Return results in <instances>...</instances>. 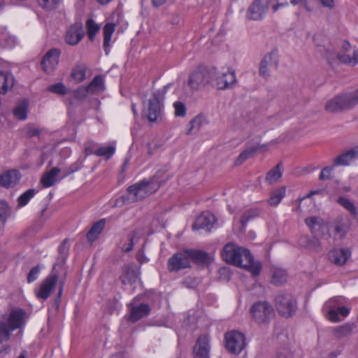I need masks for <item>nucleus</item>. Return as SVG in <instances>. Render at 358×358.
<instances>
[{"mask_svg":"<svg viewBox=\"0 0 358 358\" xmlns=\"http://www.w3.org/2000/svg\"><path fill=\"white\" fill-rule=\"evenodd\" d=\"M214 258L208 252L199 250L185 249L175 253L169 259V266L172 268H188L192 262L198 266L208 267Z\"/></svg>","mask_w":358,"mask_h":358,"instance_id":"nucleus-1","label":"nucleus"},{"mask_svg":"<svg viewBox=\"0 0 358 358\" xmlns=\"http://www.w3.org/2000/svg\"><path fill=\"white\" fill-rule=\"evenodd\" d=\"M165 172L158 171L149 179H143L127 188L128 199L133 202L142 200L156 192L167 178H164Z\"/></svg>","mask_w":358,"mask_h":358,"instance_id":"nucleus-2","label":"nucleus"},{"mask_svg":"<svg viewBox=\"0 0 358 358\" xmlns=\"http://www.w3.org/2000/svg\"><path fill=\"white\" fill-rule=\"evenodd\" d=\"M275 306L278 313L284 317H292L297 310L296 298L290 293L281 291L275 296Z\"/></svg>","mask_w":358,"mask_h":358,"instance_id":"nucleus-3","label":"nucleus"},{"mask_svg":"<svg viewBox=\"0 0 358 358\" xmlns=\"http://www.w3.org/2000/svg\"><path fill=\"white\" fill-rule=\"evenodd\" d=\"M167 87L168 86H165L162 90L154 91L151 98L149 99L145 111L146 116L151 122L157 121L162 116L164 106L163 102Z\"/></svg>","mask_w":358,"mask_h":358,"instance_id":"nucleus-4","label":"nucleus"},{"mask_svg":"<svg viewBox=\"0 0 358 358\" xmlns=\"http://www.w3.org/2000/svg\"><path fill=\"white\" fill-rule=\"evenodd\" d=\"M216 75V69L199 67L189 75L188 85L193 90H199L206 85L213 83V77Z\"/></svg>","mask_w":358,"mask_h":358,"instance_id":"nucleus-5","label":"nucleus"},{"mask_svg":"<svg viewBox=\"0 0 358 358\" xmlns=\"http://www.w3.org/2000/svg\"><path fill=\"white\" fill-rule=\"evenodd\" d=\"M241 255L248 258L250 250L232 242L227 243L222 251V257L224 261L234 266H240L241 261L238 258Z\"/></svg>","mask_w":358,"mask_h":358,"instance_id":"nucleus-6","label":"nucleus"},{"mask_svg":"<svg viewBox=\"0 0 358 358\" xmlns=\"http://www.w3.org/2000/svg\"><path fill=\"white\" fill-rule=\"evenodd\" d=\"M250 313L257 323L266 324L273 316L274 310L268 301H264L255 303L250 308Z\"/></svg>","mask_w":358,"mask_h":358,"instance_id":"nucleus-7","label":"nucleus"},{"mask_svg":"<svg viewBox=\"0 0 358 358\" xmlns=\"http://www.w3.org/2000/svg\"><path fill=\"white\" fill-rule=\"evenodd\" d=\"M226 348L234 355H238L245 348V336L243 334L233 331L225 334Z\"/></svg>","mask_w":358,"mask_h":358,"instance_id":"nucleus-8","label":"nucleus"},{"mask_svg":"<svg viewBox=\"0 0 358 358\" xmlns=\"http://www.w3.org/2000/svg\"><path fill=\"white\" fill-rule=\"evenodd\" d=\"M236 81L235 71L232 69L226 72H219L216 69V75L213 77V83L219 90L232 88Z\"/></svg>","mask_w":358,"mask_h":358,"instance_id":"nucleus-9","label":"nucleus"},{"mask_svg":"<svg viewBox=\"0 0 358 358\" xmlns=\"http://www.w3.org/2000/svg\"><path fill=\"white\" fill-rule=\"evenodd\" d=\"M58 280V274L52 272L41 282L38 289L36 291V297L41 300H46L56 287Z\"/></svg>","mask_w":358,"mask_h":358,"instance_id":"nucleus-10","label":"nucleus"},{"mask_svg":"<svg viewBox=\"0 0 358 358\" xmlns=\"http://www.w3.org/2000/svg\"><path fill=\"white\" fill-rule=\"evenodd\" d=\"M271 4L252 0L247 8L245 18L248 20H262L267 13Z\"/></svg>","mask_w":358,"mask_h":358,"instance_id":"nucleus-11","label":"nucleus"},{"mask_svg":"<svg viewBox=\"0 0 358 358\" xmlns=\"http://www.w3.org/2000/svg\"><path fill=\"white\" fill-rule=\"evenodd\" d=\"M327 112L336 113L343 110H351L346 94H342L328 100L324 106Z\"/></svg>","mask_w":358,"mask_h":358,"instance_id":"nucleus-12","label":"nucleus"},{"mask_svg":"<svg viewBox=\"0 0 358 358\" xmlns=\"http://www.w3.org/2000/svg\"><path fill=\"white\" fill-rule=\"evenodd\" d=\"M59 55L60 51L57 48L48 50L41 62L42 69L47 73H52L59 64Z\"/></svg>","mask_w":358,"mask_h":358,"instance_id":"nucleus-13","label":"nucleus"},{"mask_svg":"<svg viewBox=\"0 0 358 358\" xmlns=\"http://www.w3.org/2000/svg\"><path fill=\"white\" fill-rule=\"evenodd\" d=\"M278 66L277 52L272 51L264 56L259 64V73L263 78H268L270 76L269 69H276Z\"/></svg>","mask_w":358,"mask_h":358,"instance_id":"nucleus-14","label":"nucleus"},{"mask_svg":"<svg viewBox=\"0 0 358 358\" xmlns=\"http://www.w3.org/2000/svg\"><path fill=\"white\" fill-rule=\"evenodd\" d=\"M250 120V113L240 109L234 113L230 121V127L233 130H243L248 127Z\"/></svg>","mask_w":358,"mask_h":358,"instance_id":"nucleus-15","label":"nucleus"},{"mask_svg":"<svg viewBox=\"0 0 358 358\" xmlns=\"http://www.w3.org/2000/svg\"><path fill=\"white\" fill-rule=\"evenodd\" d=\"M215 222L216 219L213 213L204 211L196 219L192 225V229H206L207 231H210Z\"/></svg>","mask_w":358,"mask_h":358,"instance_id":"nucleus-16","label":"nucleus"},{"mask_svg":"<svg viewBox=\"0 0 358 358\" xmlns=\"http://www.w3.org/2000/svg\"><path fill=\"white\" fill-rule=\"evenodd\" d=\"M129 307L130 312L128 320L133 323H135L141 318L149 315L151 312L150 306L144 303L136 306L131 303L129 305Z\"/></svg>","mask_w":358,"mask_h":358,"instance_id":"nucleus-17","label":"nucleus"},{"mask_svg":"<svg viewBox=\"0 0 358 358\" xmlns=\"http://www.w3.org/2000/svg\"><path fill=\"white\" fill-rule=\"evenodd\" d=\"M210 339L208 336H200L196 341L194 347V358H209Z\"/></svg>","mask_w":358,"mask_h":358,"instance_id":"nucleus-18","label":"nucleus"},{"mask_svg":"<svg viewBox=\"0 0 358 358\" xmlns=\"http://www.w3.org/2000/svg\"><path fill=\"white\" fill-rule=\"evenodd\" d=\"M84 36L83 24L77 22L71 25L67 30L65 36V41L71 45L78 44Z\"/></svg>","mask_w":358,"mask_h":358,"instance_id":"nucleus-19","label":"nucleus"},{"mask_svg":"<svg viewBox=\"0 0 358 358\" xmlns=\"http://www.w3.org/2000/svg\"><path fill=\"white\" fill-rule=\"evenodd\" d=\"M351 256V251L348 249H333L329 252V258L337 266H343Z\"/></svg>","mask_w":358,"mask_h":358,"instance_id":"nucleus-20","label":"nucleus"},{"mask_svg":"<svg viewBox=\"0 0 358 358\" xmlns=\"http://www.w3.org/2000/svg\"><path fill=\"white\" fill-rule=\"evenodd\" d=\"M358 159V146L342 153L341 155L336 157L334 161V166H348L350 162L354 160Z\"/></svg>","mask_w":358,"mask_h":358,"instance_id":"nucleus-21","label":"nucleus"},{"mask_svg":"<svg viewBox=\"0 0 358 358\" xmlns=\"http://www.w3.org/2000/svg\"><path fill=\"white\" fill-rule=\"evenodd\" d=\"M69 239L65 238L58 248V256L53 264L52 268H59L65 266V262L69 252Z\"/></svg>","mask_w":358,"mask_h":358,"instance_id":"nucleus-22","label":"nucleus"},{"mask_svg":"<svg viewBox=\"0 0 358 358\" xmlns=\"http://www.w3.org/2000/svg\"><path fill=\"white\" fill-rule=\"evenodd\" d=\"M21 176L17 170L8 171L0 176V186L8 188L15 186L20 180Z\"/></svg>","mask_w":358,"mask_h":358,"instance_id":"nucleus-23","label":"nucleus"},{"mask_svg":"<svg viewBox=\"0 0 358 358\" xmlns=\"http://www.w3.org/2000/svg\"><path fill=\"white\" fill-rule=\"evenodd\" d=\"M24 311L22 309L12 310L8 318V326L12 331L20 328L24 323Z\"/></svg>","mask_w":358,"mask_h":358,"instance_id":"nucleus-24","label":"nucleus"},{"mask_svg":"<svg viewBox=\"0 0 358 358\" xmlns=\"http://www.w3.org/2000/svg\"><path fill=\"white\" fill-rule=\"evenodd\" d=\"M87 67L84 63H78L75 65L71 71L70 76L76 83H80L86 79Z\"/></svg>","mask_w":358,"mask_h":358,"instance_id":"nucleus-25","label":"nucleus"},{"mask_svg":"<svg viewBox=\"0 0 358 358\" xmlns=\"http://www.w3.org/2000/svg\"><path fill=\"white\" fill-rule=\"evenodd\" d=\"M59 173L60 169L58 167H54L49 171L45 173L41 179V183L43 187L47 188L55 185L58 181L57 176Z\"/></svg>","mask_w":358,"mask_h":358,"instance_id":"nucleus-26","label":"nucleus"},{"mask_svg":"<svg viewBox=\"0 0 358 358\" xmlns=\"http://www.w3.org/2000/svg\"><path fill=\"white\" fill-rule=\"evenodd\" d=\"M90 94L101 93L105 90L104 78L102 75L96 76L86 86Z\"/></svg>","mask_w":358,"mask_h":358,"instance_id":"nucleus-27","label":"nucleus"},{"mask_svg":"<svg viewBox=\"0 0 358 358\" xmlns=\"http://www.w3.org/2000/svg\"><path fill=\"white\" fill-rule=\"evenodd\" d=\"M105 225V219H101L94 223L87 234V241L90 243H93L95 240H96L103 230Z\"/></svg>","mask_w":358,"mask_h":358,"instance_id":"nucleus-28","label":"nucleus"},{"mask_svg":"<svg viewBox=\"0 0 358 358\" xmlns=\"http://www.w3.org/2000/svg\"><path fill=\"white\" fill-rule=\"evenodd\" d=\"M115 30V24L113 22L106 23L103 29V49L106 55L108 54L110 46V40Z\"/></svg>","mask_w":358,"mask_h":358,"instance_id":"nucleus-29","label":"nucleus"},{"mask_svg":"<svg viewBox=\"0 0 358 358\" xmlns=\"http://www.w3.org/2000/svg\"><path fill=\"white\" fill-rule=\"evenodd\" d=\"M13 84L14 78L10 73L0 71V94H5Z\"/></svg>","mask_w":358,"mask_h":358,"instance_id":"nucleus-30","label":"nucleus"},{"mask_svg":"<svg viewBox=\"0 0 358 358\" xmlns=\"http://www.w3.org/2000/svg\"><path fill=\"white\" fill-rule=\"evenodd\" d=\"M336 60L343 64L355 66L358 64V52L355 50L353 51L352 57L347 55L345 52L336 53Z\"/></svg>","mask_w":358,"mask_h":358,"instance_id":"nucleus-31","label":"nucleus"},{"mask_svg":"<svg viewBox=\"0 0 358 358\" xmlns=\"http://www.w3.org/2000/svg\"><path fill=\"white\" fill-rule=\"evenodd\" d=\"M282 163L279 162L275 166L271 169L266 174L265 180L268 184H273L278 181L282 175Z\"/></svg>","mask_w":358,"mask_h":358,"instance_id":"nucleus-32","label":"nucleus"},{"mask_svg":"<svg viewBox=\"0 0 358 358\" xmlns=\"http://www.w3.org/2000/svg\"><path fill=\"white\" fill-rule=\"evenodd\" d=\"M241 263L238 267L242 268H262V263L259 261H255V257L252 252L250 251V257L248 258L245 256H240L238 258Z\"/></svg>","mask_w":358,"mask_h":358,"instance_id":"nucleus-33","label":"nucleus"},{"mask_svg":"<svg viewBox=\"0 0 358 358\" xmlns=\"http://www.w3.org/2000/svg\"><path fill=\"white\" fill-rule=\"evenodd\" d=\"M303 243L304 246L312 252H319L322 250L321 243L320 241L315 237H313L311 238H308L306 236L302 237L301 238V244Z\"/></svg>","mask_w":358,"mask_h":358,"instance_id":"nucleus-34","label":"nucleus"},{"mask_svg":"<svg viewBox=\"0 0 358 358\" xmlns=\"http://www.w3.org/2000/svg\"><path fill=\"white\" fill-rule=\"evenodd\" d=\"M139 275V270H124L120 276V280L124 285H131L137 281Z\"/></svg>","mask_w":358,"mask_h":358,"instance_id":"nucleus-35","label":"nucleus"},{"mask_svg":"<svg viewBox=\"0 0 358 358\" xmlns=\"http://www.w3.org/2000/svg\"><path fill=\"white\" fill-rule=\"evenodd\" d=\"M265 145H260V146H253L251 148H249L246 150H245L243 152H242L238 157H237L235 164L236 166L241 165L243 162H245L248 159L254 156L255 152L259 150V148H264Z\"/></svg>","mask_w":358,"mask_h":358,"instance_id":"nucleus-36","label":"nucleus"},{"mask_svg":"<svg viewBox=\"0 0 358 358\" xmlns=\"http://www.w3.org/2000/svg\"><path fill=\"white\" fill-rule=\"evenodd\" d=\"M287 280V274L285 270H273L271 273V283L280 286Z\"/></svg>","mask_w":358,"mask_h":358,"instance_id":"nucleus-37","label":"nucleus"},{"mask_svg":"<svg viewBox=\"0 0 358 358\" xmlns=\"http://www.w3.org/2000/svg\"><path fill=\"white\" fill-rule=\"evenodd\" d=\"M286 188L284 186L280 187V188L275 189L271 193L270 197L268 200V203L271 206H277L278 205L283 197L285 196Z\"/></svg>","mask_w":358,"mask_h":358,"instance_id":"nucleus-38","label":"nucleus"},{"mask_svg":"<svg viewBox=\"0 0 358 358\" xmlns=\"http://www.w3.org/2000/svg\"><path fill=\"white\" fill-rule=\"evenodd\" d=\"M260 209L257 208H252L245 211L240 219L242 228L244 229L248 221L258 217L260 214Z\"/></svg>","mask_w":358,"mask_h":358,"instance_id":"nucleus-39","label":"nucleus"},{"mask_svg":"<svg viewBox=\"0 0 358 358\" xmlns=\"http://www.w3.org/2000/svg\"><path fill=\"white\" fill-rule=\"evenodd\" d=\"M29 103L24 101L18 104L13 110L14 116L20 120H25L27 117Z\"/></svg>","mask_w":358,"mask_h":358,"instance_id":"nucleus-40","label":"nucleus"},{"mask_svg":"<svg viewBox=\"0 0 358 358\" xmlns=\"http://www.w3.org/2000/svg\"><path fill=\"white\" fill-rule=\"evenodd\" d=\"M354 325L350 323H345L343 325L335 327L333 329L334 336L337 338H343L350 334L353 330Z\"/></svg>","mask_w":358,"mask_h":358,"instance_id":"nucleus-41","label":"nucleus"},{"mask_svg":"<svg viewBox=\"0 0 358 358\" xmlns=\"http://www.w3.org/2000/svg\"><path fill=\"white\" fill-rule=\"evenodd\" d=\"M334 224L335 236L339 238H344L348 231V224L344 223L341 219H337Z\"/></svg>","mask_w":358,"mask_h":358,"instance_id":"nucleus-42","label":"nucleus"},{"mask_svg":"<svg viewBox=\"0 0 358 358\" xmlns=\"http://www.w3.org/2000/svg\"><path fill=\"white\" fill-rule=\"evenodd\" d=\"M137 236V232L133 231L131 234H129L127 236V239L124 243H120V249L124 252H129L133 250L134 245V238Z\"/></svg>","mask_w":358,"mask_h":358,"instance_id":"nucleus-43","label":"nucleus"},{"mask_svg":"<svg viewBox=\"0 0 358 358\" xmlns=\"http://www.w3.org/2000/svg\"><path fill=\"white\" fill-rule=\"evenodd\" d=\"M305 222L312 232L318 231L323 225V221L318 217H309L306 218Z\"/></svg>","mask_w":358,"mask_h":358,"instance_id":"nucleus-44","label":"nucleus"},{"mask_svg":"<svg viewBox=\"0 0 358 358\" xmlns=\"http://www.w3.org/2000/svg\"><path fill=\"white\" fill-rule=\"evenodd\" d=\"M87 29V34L90 41H93L96 34L100 30V26L96 24L92 19H88L86 22Z\"/></svg>","mask_w":358,"mask_h":358,"instance_id":"nucleus-45","label":"nucleus"},{"mask_svg":"<svg viewBox=\"0 0 358 358\" xmlns=\"http://www.w3.org/2000/svg\"><path fill=\"white\" fill-rule=\"evenodd\" d=\"M36 193V190L34 189H29L21 194L18 199V206L22 207L28 203L29 200L34 196Z\"/></svg>","mask_w":358,"mask_h":358,"instance_id":"nucleus-46","label":"nucleus"},{"mask_svg":"<svg viewBox=\"0 0 358 358\" xmlns=\"http://www.w3.org/2000/svg\"><path fill=\"white\" fill-rule=\"evenodd\" d=\"M13 331L4 321H0V343L10 339Z\"/></svg>","mask_w":358,"mask_h":358,"instance_id":"nucleus-47","label":"nucleus"},{"mask_svg":"<svg viewBox=\"0 0 358 358\" xmlns=\"http://www.w3.org/2000/svg\"><path fill=\"white\" fill-rule=\"evenodd\" d=\"M114 146L101 147L95 150L94 155L99 157H105L106 159L110 158L115 152Z\"/></svg>","mask_w":358,"mask_h":358,"instance_id":"nucleus-48","label":"nucleus"},{"mask_svg":"<svg viewBox=\"0 0 358 358\" xmlns=\"http://www.w3.org/2000/svg\"><path fill=\"white\" fill-rule=\"evenodd\" d=\"M338 203L346 210H348L352 215H357V208H355L354 203L349 199L345 197H339L338 199Z\"/></svg>","mask_w":358,"mask_h":358,"instance_id":"nucleus-49","label":"nucleus"},{"mask_svg":"<svg viewBox=\"0 0 358 358\" xmlns=\"http://www.w3.org/2000/svg\"><path fill=\"white\" fill-rule=\"evenodd\" d=\"M11 213L10 208L6 201H0V220L5 222Z\"/></svg>","mask_w":358,"mask_h":358,"instance_id":"nucleus-50","label":"nucleus"},{"mask_svg":"<svg viewBox=\"0 0 358 358\" xmlns=\"http://www.w3.org/2000/svg\"><path fill=\"white\" fill-rule=\"evenodd\" d=\"M61 0H38V3L43 9L51 10L55 9Z\"/></svg>","mask_w":358,"mask_h":358,"instance_id":"nucleus-51","label":"nucleus"},{"mask_svg":"<svg viewBox=\"0 0 358 358\" xmlns=\"http://www.w3.org/2000/svg\"><path fill=\"white\" fill-rule=\"evenodd\" d=\"M276 3L272 6L273 12H276L279 8L288 6L289 3L295 6L299 3L298 0H275Z\"/></svg>","mask_w":358,"mask_h":358,"instance_id":"nucleus-52","label":"nucleus"},{"mask_svg":"<svg viewBox=\"0 0 358 358\" xmlns=\"http://www.w3.org/2000/svg\"><path fill=\"white\" fill-rule=\"evenodd\" d=\"M48 91L60 95H64L67 93V89L62 83H57L49 86Z\"/></svg>","mask_w":358,"mask_h":358,"instance_id":"nucleus-53","label":"nucleus"},{"mask_svg":"<svg viewBox=\"0 0 358 358\" xmlns=\"http://www.w3.org/2000/svg\"><path fill=\"white\" fill-rule=\"evenodd\" d=\"M334 164L331 166H325L321 170L320 174L319 176V179L320 180H329L332 178V172L334 170Z\"/></svg>","mask_w":358,"mask_h":358,"instance_id":"nucleus-54","label":"nucleus"},{"mask_svg":"<svg viewBox=\"0 0 358 358\" xmlns=\"http://www.w3.org/2000/svg\"><path fill=\"white\" fill-rule=\"evenodd\" d=\"M202 124V118L201 117H196L194 119H192L189 124H187V130L186 131V134L187 135L191 134L192 131L194 128L199 129Z\"/></svg>","mask_w":358,"mask_h":358,"instance_id":"nucleus-55","label":"nucleus"},{"mask_svg":"<svg viewBox=\"0 0 358 358\" xmlns=\"http://www.w3.org/2000/svg\"><path fill=\"white\" fill-rule=\"evenodd\" d=\"M175 108V115L178 117H184L186 114V107L185 103L180 101H176L173 104Z\"/></svg>","mask_w":358,"mask_h":358,"instance_id":"nucleus-56","label":"nucleus"},{"mask_svg":"<svg viewBox=\"0 0 358 358\" xmlns=\"http://www.w3.org/2000/svg\"><path fill=\"white\" fill-rule=\"evenodd\" d=\"M90 94L87 87L81 86L73 92V96L77 99H83Z\"/></svg>","mask_w":358,"mask_h":358,"instance_id":"nucleus-57","label":"nucleus"},{"mask_svg":"<svg viewBox=\"0 0 358 358\" xmlns=\"http://www.w3.org/2000/svg\"><path fill=\"white\" fill-rule=\"evenodd\" d=\"M350 108H353L358 104V89L351 93L346 94Z\"/></svg>","mask_w":358,"mask_h":358,"instance_id":"nucleus-58","label":"nucleus"},{"mask_svg":"<svg viewBox=\"0 0 358 358\" xmlns=\"http://www.w3.org/2000/svg\"><path fill=\"white\" fill-rule=\"evenodd\" d=\"M136 257L138 262L141 265L148 262L149 259L145 255V244L136 252Z\"/></svg>","mask_w":358,"mask_h":358,"instance_id":"nucleus-59","label":"nucleus"},{"mask_svg":"<svg viewBox=\"0 0 358 358\" xmlns=\"http://www.w3.org/2000/svg\"><path fill=\"white\" fill-rule=\"evenodd\" d=\"M24 130H25L27 136H28L29 138H32L34 136H38L41 134V131L39 129L36 128L29 124L26 126V127L24 128Z\"/></svg>","mask_w":358,"mask_h":358,"instance_id":"nucleus-60","label":"nucleus"},{"mask_svg":"<svg viewBox=\"0 0 358 358\" xmlns=\"http://www.w3.org/2000/svg\"><path fill=\"white\" fill-rule=\"evenodd\" d=\"M324 57L330 65H333L336 61V53L329 48L325 50Z\"/></svg>","mask_w":358,"mask_h":358,"instance_id":"nucleus-61","label":"nucleus"},{"mask_svg":"<svg viewBox=\"0 0 358 358\" xmlns=\"http://www.w3.org/2000/svg\"><path fill=\"white\" fill-rule=\"evenodd\" d=\"M199 282H200L199 280L197 278H192L191 277H187L183 281V284L187 287L194 288L199 285Z\"/></svg>","mask_w":358,"mask_h":358,"instance_id":"nucleus-62","label":"nucleus"},{"mask_svg":"<svg viewBox=\"0 0 358 358\" xmlns=\"http://www.w3.org/2000/svg\"><path fill=\"white\" fill-rule=\"evenodd\" d=\"M217 273L220 275L219 280L228 282L231 278V270H217Z\"/></svg>","mask_w":358,"mask_h":358,"instance_id":"nucleus-63","label":"nucleus"},{"mask_svg":"<svg viewBox=\"0 0 358 358\" xmlns=\"http://www.w3.org/2000/svg\"><path fill=\"white\" fill-rule=\"evenodd\" d=\"M274 358H292V354L287 349L280 350Z\"/></svg>","mask_w":358,"mask_h":358,"instance_id":"nucleus-64","label":"nucleus"}]
</instances>
